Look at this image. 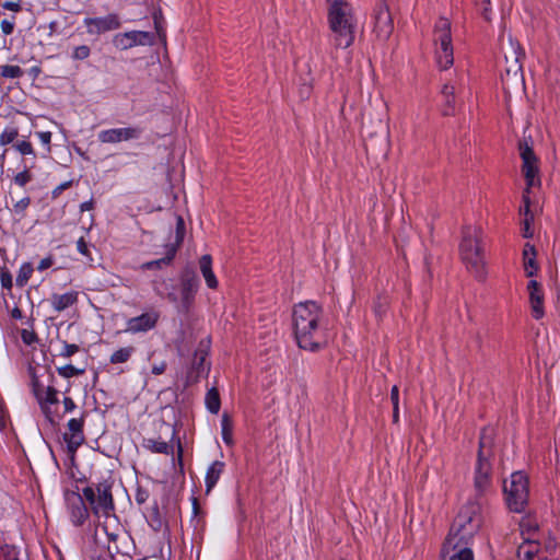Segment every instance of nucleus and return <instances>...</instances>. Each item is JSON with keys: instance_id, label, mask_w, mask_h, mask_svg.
Wrapping results in <instances>:
<instances>
[{"instance_id": "obj_5", "label": "nucleus", "mask_w": 560, "mask_h": 560, "mask_svg": "<svg viewBox=\"0 0 560 560\" xmlns=\"http://www.w3.org/2000/svg\"><path fill=\"white\" fill-rule=\"evenodd\" d=\"M459 254L468 271L481 280L485 278V260L480 246V231L471 225L462 229Z\"/></svg>"}, {"instance_id": "obj_18", "label": "nucleus", "mask_w": 560, "mask_h": 560, "mask_svg": "<svg viewBox=\"0 0 560 560\" xmlns=\"http://www.w3.org/2000/svg\"><path fill=\"white\" fill-rule=\"evenodd\" d=\"M59 390L52 384H48L46 388L39 394V396L35 397L37 400L40 411L45 417V420L50 425H56L58 422L55 419V415L51 410L52 405L59 404L58 398Z\"/></svg>"}, {"instance_id": "obj_57", "label": "nucleus", "mask_w": 560, "mask_h": 560, "mask_svg": "<svg viewBox=\"0 0 560 560\" xmlns=\"http://www.w3.org/2000/svg\"><path fill=\"white\" fill-rule=\"evenodd\" d=\"M40 142L47 147V151L50 152V142H51V132L50 131H40L37 133Z\"/></svg>"}, {"instance_id": "obj_32", "label": "nucleus", "mask_w": 560, "mask_h": 560, "mask_svg": "<svg viewBox=\"0 0 560 560\" xmlns=\"http://www.w3.org/2000/svg\"><path fill=\"white\" fill-rule=\"evenodd\" d=\"M221 435L222 440L228 446L234 445V439H233V421L228 412H224L222 415L221 419Z\"/></svg>"}, {"instance_id": "obj_3", "label": "nucleus", "mask_w": 560, "mask_h": 560, "mask_svg": "<svg viewBox=\"0 0 560 560\" xmlns=\"http://www.w3.org/2000/svg\"><path fill=\"white\" fill-rule=\"evenodd\" d=\"M493 446L494 442L489 434V428L483 427L479 432L477 459L474 468V489L477 499L483 497L492 487Z\"/></svg>"}, {"instance_id": "obj_49", "label": "nucleus", "mask_w": 560, "mask_h": 560, "mask_svg": "<svg viewBox=\"0 0 560 560\" xmlns=\"http://www.w3.org/2000/svg\"><path fill=\"white\" fill-rule=\"evenodd\" d=\"M77 250L83 255L84 257L88 258V260L92 261L93 258H92V254H91V250H90V245L88 244V242L85 241V238L82 236L80 237L78 241H77Z\"/></svg>"}, {"instance_id": "obj_44", "label": "nucleus", "mask_w": 560, "mask_h": 560, "mask_svg": "<svg viewBox=\"0 0 560 560\" xmlns=\"http://www.w3.org/2000/svg\"><path fill=\"white\" fill-rule=\"evenodd\" d=\"M149 525L154 530H160L162 525H163V521H162V516H161V513H160V509H159L158 502H154V504H153V506L151 509Z\"/></svg>"}, {"instance_id": "obj_17", "label": "nucleus", "mask_w": 560, "mask_h": 560, "mask_svg": "<svg viewBox=\"0 0 560 560\" xmlns=\"http://www.w3.org/2000/svg\"><path fill=\"white\" fill-rule=\"evenodd\" d=\"M86 412L83 411L79 418H71L67 428L69 432L63 433L62 439L66 442V450L73 451L85 442L84 423Z\"/></svg>"}, {"instance_id": "obj_25", "label": "nucleus", "mask_w": 560, "mask_h": 560, "mask_svg": "<svg viewBox=\"0 0 560 560\" xmlns=\"http://www.w3.org/2000/svg\"><path fill=\"white\" fill-rule=\"evenodd\" d=\"M79 299V292L71 290L63 294H52L51 295V305L56 312H62L68 307L77 304Z\"/></svg>"}, {"instance_id": "obj_60", "label": "nucleus", "mask_w": 560, "mask_h": 560, "mask_svg": "<svg viewBox=\"0 0 560 560\" xmlns=\"http://www.w3.org/2000/svg\"><path fill=\"white\" fill-rule=\"evenodd\" d=\"M527 291H528V294H530V292L535 293V292H539V291H544V290H542L541 284L537 280L532 279L527 283Z\"/></svg>"}, {"instance_id": "obj_9", "label": "nucleus", "mask_w": 560, "mask_h": 560, "mask_svg": "<svg viewBox=\"0 0 560 560\" xmlns=\"http://www.w3.org/2000/svg\"><path fill=\"white\" fill-rule=\"evenodd\" d=\"M529 481L527 475L517 470L511 475L510 486L504 481L503 492L509 510L514 513H522L528 503Z\"/></svg>"}, {"instance_id": "obj_20", "label": "nucleus", "mask_w": 560, "mask_h": 560, "mask_svg": "<svg viewBox=\"0 0 560 560\" xmlns=\"http://www.w3.org/2000/svg\"><path fill=\"white\" fill-rule=\"evenodd\" d=\"M441 114L445 117L454 116L456 112L455 88L452 84H444L441 91Z\"/></svg>"}, {"instance_id": "obj_43", "label": "nucleus", "mask_w": 560, "mask_h": 560, "mask_svg": "<svg viewBox=\"0 0 560 560\" xmlns=\"http://www.w3.org/2000/svg\"><path fill=\"white\" fill-rule=\"evenodd\" d=\"M0 283L2 289L11 291L13 287V277L5 264L0 265Z\"/></svg>"}, {"instance_id": "obj_33", "label": "nucleus", "mask_w": 560, "mask_h": 560, "mask_svg": "<svg viewBox=\"0 0 560 560\" xmlns=\"http://www.w3.org/2000/svg\"><path fill=\"white\" fill-rule=\"evenodd\" d=\"M186 234L185 221L182 215H177L176 218V228H175V240L174 242H168L164 245V247H174L177 253L179 247L182 246Z\"/></svg>"}, {"instance_id": "obj_6", "label": "nucleus", "mask_w": 560, "mask_h": 560, "mask_svg": "<svg viewBox=\"0 0 560 560\" xmlns=\"http://www.w3.org/2000/svg\"><path fill=\"white\" fill-rule=\"evenodd\" d=\"M114 483V479L107 477L82 489L83 497L89 503L93 515L97 517L101 515L108 517L115 512V501L113 497Z\"/></svg>"}, {"instance_id": "obj_28", "label": "nucleus", "mask_w": 560, "mask_h": 560, "mask_svg": "<svg viewBox=\"0 0 560 560\" xmlns=\"http://www.w3.org/2000/svg\"><path fill=\"white\" fill-rule=\"evenodd\" d=\"M390 307V296L386 292L378 293L372 303V311L377 319L382 322Z\"/></svg>"}, {"instance_id": "obj_15", "label": "nucleus", "mask_w": 560, "mask_h": 560, "mask_svg": "<svg viewBox=\"0 0 560 560\" xmlns=\"http://www.w3.org/2000/svg\"><path fill=\"white\" fill-rule=\"evenodd\" d=\"M143 132L140 126L105 129L98 132L97 138L102 143H119L122 141L138 140Z\"/></svg>"}, {"instance_id": "obj_26", "label": "nucleus", "mask_w": 560, "mask_h": 560, "mask_svg": "<svg viewBox=\"0 0 560 560\" xmlns=\"http://www.w3.org/2000/svg\"><path fill=\"white\" fill-rule=\"evenodd\" d=\"M199 268L209 289H217L218 279L212 270V256L205 254L199 259Z\"/></svg>"}, {"instance_id": "obj_8", "label": "nucleus", "mask_w": 560, "mask_h": 560, "mask_svg": "<svg viewBox=\"0 0 560 560\" xmlns=\"http://www.w3.org/2000/svg\"><path fill=\"white\" fill-rule=\"evenodd\" d=\"M433 40L439 46L435 51L436 62L440 69L447 70L454 63L452 24L447 18L440 16L435 22Z\"/></svg>"}, {"instance_id": "obj_64", "label": "nucleus", "mask_w": 560, "mask_h": 560, "mask_svg": "<svg viewBox=\"0 0 560 560\" xmlns=\"http://www.w3.org/2000/svg\"><path fill=\"white\" fill-rule=\"evenodd\" d=\"M107 552H108L109 557L112 558V560H116L115 559V555L120 553V549H119L117 542L108 544L107 545Z\"/></svg>"}, {"instance_id": "obj_63", "label": "nucleus", "mask_w": 560, "mask_h": 560, "mask_svg": "<svg viewBox=\"0 0 560 560\" xmlns=\"http://www.w3.org/2000/svg\"><path fill=\"white\" fill-rule=\"evenodd\" d=\"M482 3L485 4L483 7V10L481 12L482 14V18L486 20V21H491V16H490V13H491V8H490V0H482Z\"/></svg>"}, {"instance_id": "obj_12", "label": "nucleus", "mask_w": 560, "mask_h": 560, "mask_svg": "<svg viewBox=\"0 0 560 560\" xmlns=\"http://www.w3.org/2000/svg\"><path fill=\"white\" fill-rule=\"evenodd\" d=\"M373 32L377 39L386 42L394 32V21L386 0H378L373 9Z\"/></svg>"}, {"instance_id": "obj_56", "label": "nucleus", "mask_w": 560, "mask_h": 560, "mask_svg": "<svg viewBox=\"0 0 560 560\" xmlns=\"http://www.w3.org/2000/svg\"><path fill=\"white\" fill-rule=\"evenodd\" d=\"M2 8L12 12H20L22 10L21 0L10 1L7 0L2 3Z\"/></svg>"}, {"instance_id": "obj_52", "label": "nucleus", "mask_w": 560, "mask_h": 560, "mask_svg": "<svg viewBox=\"0 0 560 560\" xmlns=\"http://www.w3.org/2000/svg\"><path fill=\"white\" fill-rule=\"evenodd\" d=\"M21 338L26 346H32L38 341V336L34 330L22 329Z\"/></svg>"}, {"instance_id": "obj_13", "label": "nucleus", "mask_w": 560, "mask_h": 560, "mask_svg": "<svg viewBox=\"0 0 560 560\" xmlns=\"http://www.w3.org/2000/svg\"><path fill=\"white\" fill-rule=\"evenodd\" d=\"M80 488L75 486L74 490H66L63 493L65 501L70 515L71 523L79 527L82 526L90 516V511L85 504L83 493L81 494Z\"/></svg>"}, {"instance_id": "obj_34", "label": "nucleus", "mask_w": 560, "mask_h": 560, "mask_svg": "<svg viewBox=\"0 0 560 560\" xmlns=\"http://www.w3.org/2000/svg\"><path fill=\"white\" fill-rule=\"evenodd\" d=\"M205 402H206V407L210 413L217 415L220 411L221 398H220V393L217 387H211L206 393Z\"/></svg>"}, {"instance_id": "obj_41", "label": "nucleus", "mask_w": 560, "mask_h": 560, "mask_svg": "<svg viewBox=\"0 0 560 560\" xmlns=\"http://www.w3.org/2000/svg\"><path fill=\"white\" fill-rule=\"evenodd\" d=\"M0 560H20V550L13 545L0 547Z\"/></svg>"}, {"instance_id": "obj_37", "label": "nucleus", "mask_w": 560, "mask_h": 560, "mask_svg": "<svg viewBox=\"0 0 560 560\" xmlns=\"http://www.w3.org/2000/svg\"><path fill=\"white\" fill-rule=\"evenodd\" d=\"M153 23L155 28V37L159 36V38L163 42L166 40V33L164 30V18L162 14L161 9H158L153 12Z\"/></svg>"}, {"instance_id": "obj_30", "label": "nucleus", "mask_w": 560, "mask_h": 560, "mask_svg": "<svg viewBox=\"0 0 560 560\" xmlns=\"http://www.w3.org/2000/svg\"><path fill=\"white\" fill-rule=\"evenodd\" d=\"M544 302H545L544 291H539V292H535V293L530 292L529 305H530L532 316L537 320L541 319L545 316Z\"/></svg>"}, {"instance_id": "obj_7", "label": "nucleus", "mask_w": 560, "mask_h": 560, "mask_svg": "<svg viewBox=\"0 0 560 560\" xmlns=\"http://www.w3.org/2000/svg\"><path fill=\"white\" fill-rule=\"evenodd\" d=\"M518 151L523 161L522 171L526 182V190L522 196L523 208H521V211L524 213L525 218H527L533 214L530 212V198L528 196L529 188L535 186V177L539 173L538 159L533 149L532 137L524 138L518 142Z\"/></svg>"}, {"instance_id": "obj_24", "label": "nucleus", "mask_w": 560, "mask_h": 560, "mask_svg": "<svg viewBox=\"0 0 560 560\" xmlns=\"http://www.w3.org/2000/svg\"><path fill=\"white\" fill-rule=\"evenodd\" d=\"M225 468V463L222 460H214L207 469L205 477L206 493L208 494L218 483L221 475Z\"/></svg>"}, {"instance_id": "obj_48", "label": "nucleus", "mask_w": 560, "mask_h": 560, "mask_svg": "<svg viewBox=\"0 0 560 560\" xmlns=\"http://www.w3.org/2000/svg\"><path fill=\"white\" fill-rule=\"evenodd\" d=\"M33 176L27 167L14 176V183L21 187H24L32 180Z\"/></svg>"}, {"instance_id": "obj_4", "label": "nucleus", "mask_w": 560, "mask_h": 560, "mask_svg": "<svg viewBox=\"0 0 560 560\" xmlns=\"http://www.w3.org/2000/svg\"><path fill=\"white\" fill-rule=\"evenodd\" d=\"M483 523L481 506L478 502H468L458 512L454 525L445 539V546L456 538L463 542L471 540Z\"/></svg>"}, {"instance_id": "obj_58", "label": "nucleus", "mask_w": 560, "mask_h": 560, "mask_svg": "<svg viewBox=\"0 0 560 560\" xmlns=\"http://www.w3.org/2000/svg\"><path fill=\"white\" fill-rule=\"evenodd\" d=\"M62 404H63V409H65L66 413L71 412L77 408L74 400L69 396L63 397Z\"/></svg>"}, {"instance_id": "obj_55", "label": "nucleus", "mask_w": 560, "mask_h": 560, "mask_svg": "<svg viewBox=\"0 0 560 560\" xmlns=\"http://www.w3.org/2000/svg\"><path fill=\"white\" fill-rule=\"evenodd\" d=\"M534 221V215L530 214L529 217L525 218L524 219V230H523V237L524 238H532L533 235H534V232L530 228V224L533 223Z\"/></svg>"}, {"instance_id": "obj_59", "label": "nucleus", "mask_w": 560, "mask_h": 560, "mask_svg": "<svg viewBox=\"0 0 560 560\" xmlns=\"http://www.w3.org/2000/svg\"><path fill=\"white\" fill-rule=\"evenodd\" d=\"M52 264H54V258H52V256L45 257V258H43V259L39 261V264H38V266H37V270H39V271H44V270H46V269L50 268V267L52 266Z\"/></svg>"}, {"instance_id": "obj_36", "label": "nucleus", "mask_w": 560, "mask_h": 560, "mask_svg": "<svg viewBox=\"0 0 560 560\" xmlns=\"http://www.w3.org/2000/svg\"><path fill=\"white\" fill-rule=\"evenodd\" d=\"M133 352L135 348L132 346L120 348L110 355L109 362L112 364L125 363L129 361Z\"/></svg>"}, {"instance_id": "obj_21", "label": "nucleus", "mask_w": 560, "mask_h": 560, "mask_svg": "<svg viewBox=\"0 0 560 560\" xmlns=\"http://www.w3.org/2000/svg\"><path fill=\"white\" fill-rule=\"evenodd\" d=\"M154 290L159 296L166 299L173 304H179L180 301L176 293V285L173 283L172 279L154 281Z\"/></svg>"}, {"instance_id": "obj_31", "label": "nucleus", "mask_w": 560, "mask_h": 560, "mask_svg": "<svg viewBox=\"0 0 560 560\" xmlns=\"http://www.w3.org/2000/svg\"><path fill=\"white\" fill-rule=\"evenodd\" d=\"M192 504V516L190 518V523L194 526L195 530L202 532L206 526V512L201 509L199 500L196 497H191Z\"/></svg>"}, {"instance_id": "obj_38", "label": "nucleus", "mask_w": 560, "mask_h": 560, "mask_svg": "<svg viewBox=\"0 0 560 560\" xmlns=\"http://www.w3.org/2000/svg\"><path fill=\"white\" fill-rule=\"evenodd\" d=\"M0 69V75L5 79H21L24 75V70L20 66L4 65Z\"/></svg>"}, {"instance_id": "obj_54", "label": "nucleus", "mask_w": 560, "mask_h": 560, "mask_svg": "<svg viewBox=\"0 0 560 560\" xmlns=\"http://www.w3.org/2000/svg\"><path fill=\"white\" fill-rule=\"evenodd\" d=\"M73 185V180L70 179V180H67V182H63L61 184H59L52 191H51V198L52 199H56L58 198L62 191H65L66 189L70 188L71 186Z\"/></svg>"}, {"instance_id": "obj_16", "label": "nucleus", "mask_w": 560, "mask_h": 560, "mask_svg": "<svg viewBox=\"0 0 560 560\" xmlns=\"http://www.w3.org/2000/svg\"><path fill=\"white\" fill-rule=\"evenodd\" d=\"M83 22L90 35H101L116 31L121 26L120 18L117 13H109L98 18H85Z\"/></svg>"}, {"instance_id": "obj_61", "label": "nucleus", "mask_w": 560, "mask_h": 560, "mask_svg": "<svg viewBox=\"0 0 560 560\" xmlns=\"http://www.w3.org/2000/svg\"><path fill=\"white\" fill-rule=\"evenodd\" d=\"M390 401L393 406H399V388L394 385L390 389Z\"/></svg>"}, {"instance_id": "obj_10", "label": "nucleus", "mask_w": 560, "mask_h": 560, "mask_svg": "<svg viewBox=\"0 0 560 560\" xmlns=\"http://www.w3.org/2000/svg\"><path fill=\"white\" fill-rule=\"evenodd\" d=\"M211 339L210 337L201 339L198 348L196 349L190 366L188 368L184 381V387L187 388L194 384L199 383L201 377H208L211 363L206 364V359L210 352Z\"/></svg>"}, {"instance_id": "obj_23", "label": "nucleus", "mask_w": 560, "mask_h": 560, "mask_svg": "<svg viewBox=\"0 0 560 560\" xmlns=\"http://www.w3.org/2000/svg\"><path fill=\"white\" fill-rule=\"evenodd\" d=\"M141 446L155 454H164V455H173L174 454V445L172 443H168L161 438L159 439H152V438H144L141 442Z\"/></svg>"}, {"instance_id": "obj_62", "label": "nucleus", "mask_w": 560, "mask_h": 560, "mask_svg": "<svg viewBox=\"0 0 560 560\" xmlns=\"http://www.w3.org/2000/svg\"><path fill=\"white\" fill-rule=\"evenodd\" d=\"M166 368L167 363L165 361H162L161 363L154 364L152 366L151 373L154 375H161L165 372Z\"/></svg>"}, {"instance_id": "obj_47", "label": "nucleus", "mask_w": 560, "mask_h": 560, "mask_svg": "<svg viewBox=\"0 0 560 560\" xmlns=\"http://www.w3.org/2000/svg\"><path fill=\"white\" fill-rule=\"evenodd\" d=\"M150 498V492L147 488L137 485L136 491H135V500L138 505L144 504L148 499Z\"/></svg>"}, {"instance_id": "obj_29", "label": "nucleus", "mask_w": 560, "mask_h": 560, "mask_svg": "<svg viewBox=\"0 0 560 560\" xmlns=\"http://www.w3.org/2000/svg\"><path fill=\"white\" fill-rule=\"evenodd\" d=\"M174 247H165V254L162 258L145 261L141 265L142 270H158L171 266L176 256Z\"/></svg>"}, {"instance_id": "obj_11", "label": "nucleus", "mask_w": 560, "mask_h": 560, "mask_svg": "<svg viewBox=\"0 0 560 560\" xmlns=\"http://www.w3.org/2000/svg\"><path fill=\"white\" fill-rule=\"evenodd\" d=\"M180 281V302L177 305V312L183 315H187L196 299V294L199 289V278L195 268L187 265L183 268L179 275Z\"/></svg>"}, {"instance_id": "obj_51", "label": "nucleus", "mask_w": 560, "mask_h": 560, "mask_svg": "<svg viewBox=\"0 0 560 560\" xmlns=\"http://www.w3.org/2000/svg\"><path fill=\"white\" fill-rule=\"evenodd\" d=\"M15 16L12 15L11 16V20L9 19H3L1 22H0V28H1V32L4 36H8V35H11L13 32H14V27H15Z\"/></svg>"}, {"instance_id": "obj_2", "label": "nucleus", "mask_w": 560, "mask_h": 560, "mask_svg": "<svg viewBox=\"0 0 560 560\" xmlns=\"http://www.w3.org/2000/svg\"><path fill=\"white\" fill-rule=\"evenodd\" d=\"M329 28L335 34V47L347 49L354 43L357 19L352 5L343 0H332L327 13Z\"/></svg>"}, {"instance_id": "obj_14", "label": "nucleus", "mask_w": 560, "mask_h": 560, "mask_svg": "<svg viewBox=\"0 0 560 560\" xmlns=\"http://www.w3.org/2000/svg\"><path fill=\"white\" fill-rule=\"evenodd\" d=\"M113 44L121 50L133 46H152L155 44V34L147 31H129L118 33L113 37Z\"/></svg>"}, {"instance_id": "obj_35", "label": "nucleus", "mask_w": 560, "mask_h": 560, "mask_svg": "<svg viewBox=\"0 0 560 560\" xmlns=\"http://www.w3.org/2000/svg\"><path fill=\"white\" fill-rule=\"evenodd\" d=\"M33 271H34V267H33L32 262H30V261L23 262L19 269L18 276L15 279L16 285L20 288L25 287L26 283L28 282V280L31 279Z\"/></svg>"}, {"instance_id": "obj_46", "label": "nucleus", "mask_w": 560, "mask_h": 560, "mask_svg": "<svg viewBox=\"0 0 560 560\" xmlns=\"http://www.w3.org/2000/svg\"><path fill=\"white\" fill-rule=\"evenodd\" d=\"M13 147L22 155H34L35 156V151L30 141H26V140L18 141Z\"/></svg>"}, {"instance_id": "obj_19", "label": "nucleus", "mask_w": 560, "mask_h": 560, "mask_svg": "<svg viewBox=\"0 0 560 560\" xmlns=\"http://www.w3.org/2000/svg\"><path fill=\"white\" fill-rule=\"evenodd\" d=\"M160 319V313L156 311H150L142 313L139 316L131 317L127 320V332L139 334L147 332L153 328H155L158 322Z\"/></svg>"}, {"instance_id": "obj_27", "label": "nucleus", "mask_w": 560, "mask_h": 560, "mask_svg": "<svg viewBox=\"0 0 560 560\" xmlns=\"http://www.w3.org/2000/svg\"><path fill=\"white\" fill-rule=\"evenodd\" d=\"M470 540L463 542L459 538H456L451 545L443 544V551L452 548L453 550H457L450 560H474V552L468 547Z\"/></svg>"}, {"instance_id": "obj_39", "label": "nucleus", "mask_w": 560, "mask_h": 560, "mask_svg": "<svg viewBox=\"0 0 560 560\" xmlns=\"http://www.w3.org/2000/svg\"><path fill=\"white\" fill-rule=\"evenodd\" d=\"M57 373L65 378H71L74 376L83 375L85 373V368H75L72 364H66L63 366L57 368Z\"/></svg>"}, {"instance_id": "obj_50", "label": "nucleus", "mask_w": 560, "mask_h": 560, "mask_svg": "<svg viewBox=\"0 0 560 560\" xmlns=\"http://www.w3.org/2000/svg\"><path fill=\"white\" fill-rule=\"evenodd\" d=\"M62 345V350L59 353L60 357L70 358L80 351V347L75 343H68L67 341L63 340Z\"/></svg>"}, {"instance_id": "obj_40", "label": "nucleus", "mask_w": 560, "mask_h": 560, "mask_svg": "<svg viewBox=\"0 0 560 560\" xmlns=\"http://www.w3.org/2000/svg\"><path fill=\"white\" fill-rule=\"evenodd\" d=\"M28 374L31 377V389L34 397L39 396V394L45 388L44 385L39 382V376L36 373V369L32 365L28 366Z\"/></svg>"}, {"instance_id": "obj_45", "label": "nucleus", "mask_w": 560, "mask_h": 560, "mask_svg": "<svg viewBox=\"0 0 560 560\" xmlns=\"http://www.w3.org/2000/svg\"><path fill=\"white\" fill-rule=\"evenodd\" d=\"M19 136L16 127H7L0 135V145L4 147L12 143Z\"/></svg>"}, {"instance_id": "obj_53", "label": "nucleus", "mask_w": 560, "mask_h": 560, "mask_svg": "<svg viewBox=\"0 0 560 560\" xmlns=\"http://www.w3.org/2000/svg\"><path fill=\"white\" fill-rule=\"evenodd\" d=\"M31 205V198L30 197H24L22 198L21 200H19L15 205H14V211L15 213L18 214H24V211L27 209V207Z\"/></svg>"}, {"instance_id": "obj_1", "label": "nucleus", "mask_w": 560, "mask_h": 560, "mask_svg": "<svg viewBox=\"0 0 560 560\" xmlns=\"http://www.w3.org/2000/svg\"><path fill=\"white\" fill-rule=\"evenodd\" d=\"M324 310L315 301L300 302L292 312L293 335L300 349L317 352L326 347L320 327Z\"/></svg>"}, {"instance_id": "obj_42", "label": "nucleus", "mask_w": 560, "mask_h": 560, "mask_svg": "<svg viewBox=\"0 0 560 560\" xmlns=\"http://www.w3.org/2000/svg\"><path fill=\"white\" fill-rule=\"evenodd\" d=\"M91 56V47L89 45H79L72 49L70 55L71 59L74 61H83L86 60Z\"/></svg>"}, {"instance_id": "obj_22", "label": "nucleus", "mask_w": 560, "mask_h": 560, "mask_svg": "<svg viewBox=\"0 0 560 560\" xmlns=\"http://www.w3.org/2000/svg\"><path fill=\"white\" fill-rule=\"evenodd\" d=\"M536 247L530 243H526L523 248V262L525 273L529 278L536 276L537 271L539 270V265L536 260Z\"/></svg>"}]
</instances>
